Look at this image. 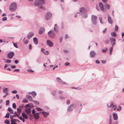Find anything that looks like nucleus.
<instances>
[{"mask_svg": "<svg viewBox=\"0 0 124 124\" xmlns=\"http://www.w3.org/2000/svg\"><path fill=\"white\" fill-rule=\"evenodd\" d=\"M4 123L7 124H9L10 122L7 119L5 121Z\"/></svg>", "mask_w": 124, "mask_h": 124, "instance_id": "nucleus-33", "label": "nucleus"}, {"mask_svg": "<svg viewBox=\"0 0 124 124\" xmlns=\"http://www.w3.org/2000/svg\"><path fill=\"white\" fill-rule=\"evenodd\" d=\"M105 7L106 9L108 10L109 9L110 7V6L107 4H105Z\"/></svg>", "mask_w": 124, "mask_h": 124, "instance_id": "nucleus-25", "label": "nucleus"}, {"mask_svg": "<svg viewBox=\"0 0 124 124\" xmlns=\"http://www.w3.org/2000/svg\"><path fill=\"white\" fill-rule=\"evenodd\" d=\"M35 110L34 109H33L32 111V113L33 114L35 113Z\"/></svg>", "mask_w": 124, "mask_h": 124, "instance_id": "nucleus-56", "label": "nucleus"}, {"mask_svg": "<svg viewBox=\"0 0 124 124\" xmlns=\"http://www.w3.org/2000/svg\"><path fill=\"white\" fill-rule=\"evenodd\" d=\"M108 21L110 24H112L113 23V21L112 20L111 17L109 15H108Z\"/></svg>", "mask_w": 124, "mask_h": 124, "instance_id": "nucleus-15", "label": "nucleus"}, {"mask_svg": "<svg viewBox=\"0 0 124 124\" xmlns=\"http://www.w3.org/2000/svg\"><path fill=\"white\" fill-rule=\"evenodd\" d=\"M12 107L14 109L16 108V104L15 103H14L12 104Z\"/></svg>", "mask_w": 124, "mask_h": 124, "instance_id": "nucleus-42", "label": "nucleus"}, {"mask_svg": "<svg viewBox=\"0 0 124 124\" xmlns=\"http://www.w3.org/2000/svg\"><path fill=\"white\" fill-rule=\"evenodd\" d=\"M19 70H20L18 69H16L14 70L13 71L14 72L15 71H16L18 72L19 71Z\"/></svg>", "mask_w": 124, "mask_h": 124, "instance_id": "nucleus-60", "label": "nucleus"}, {"mask_svg": "<svg viewBox=\"0 0 124 124\" xmlns=\"http://www.w3.org/2000/svg\"><path fill=\"white\" fill-rule=\"evenodd\" d=\"M74 108L73 105H71L68 107V111L69 112L71 111Z\"/></svg>", "mask_w": 124, "mask_h": 124, "instance_id": "nucleus-13", "label": "nucleus"}, {"mask_svg": "<svg viewBox=\"0 0 124 124\" xmlns=\"http://www.w3.org/2000/svg\"><path fill=\"white\" fill-rule=\"evenodd\" d=\"M12 43H13V45L15 47H16V48H18L17 45L16 44L14 43L13 42H12Z\"/></svg>", "mask_w": 124, "mask_h": 124, "instance_id": "nucleus-47", "label": "nucleus"}, {"mask_svg": "<svg viewBox=\"0 0 124 124\" xmlns=\"http://www.w3.org/2000/svg\"><path fill=\"white\" fill-rule=\"evenodd\" d=\"M34 35V33L32 32H30L28 34L27 38L28 39L31 38Z\"/></svg>", "mask_w": 124, "mask_h": 124, "instance_id": "nucleus-19", "label": "nucleus"}, {"mask_svg": "<svg viewBox=\"0 0 124 124\" xmlns=\"http://www.w3.org/2000/svg\"><path fill=\"white\" fill-rule=\"evenodd\" d=\"M17 5L15 2H13L10 5L9 9L12 11H15L17 8Z\"/></svg>", "mask_w": 124, "mask_h": 124, "instance_id": "nucleus-3", "label": "nucleus"}, {"mask_svg": "<svg viewBox=\"0 0 124 124\" xmlns=\"http://www.w3.org/2000/svg\"><path fill=\"white\" fill-rule=\"evenodd\" d=\"M52 14L50 12L47 13L45 15V18L46 20L49 19L51 17Z\"/></svg>", "mask_w": 124, "mask_h": 124, "instance_id": "nucleus-7", "label": "nucleus"}, {"mask_svg": "<svg viewBox=\"0 0 124 124\" xmlns=\"http://www.w3.org/2000/svg\"><path fill=\"white\" fill-rule=\"evenodd\" d=\"M65 66H67L69 65L70 64V63L68 62H66L65 63Z\"/></svg>", "mask_w": 124, "mask_h": 124, "instance_id": "nucleus-57", "label": "nucleus"}, {"mask_svg": "<svg viewBox=\"0 0 124 124\" xmlns=\"http://www.w3.org/2000/svg\"><path fill=\"white\" fill-rule=\"evenodd\" d=\"M54 30L55 31H58V27L56 24H55Z\"/></svg>", "mask_w": 124, "mask_h": 124, "instance_id": "nucleus-28", "label": "nucleus"}, {"mask_svg": "<svg viewBox=\"0 0 124 124\" xmlns=\"http://www.w3.org/2000/svg\"><path fill=\"white\" fill-rule=\"evenodd\" d=\"M47 45L49 47H51L53 45L52 42L49 40L48 39L46 41Z\"/></svg>", "mask_w": 124, "mask_h": 124, "instance_id": "nucleus-9", "label": "nucleus"}, {"mask_svg": "<svg viewBox=\"0 0 124 124\" xmlns=\"http://www.w3.org/2000/svg\"><path fill=\"white\" fill-rule=\"evenodd\" d=\"M113 119L114 120L116 121L118 119V116L117 114L115 113H113Z\"/></svg>", "mask_w": 124, "mask_h": 124, "instance_id": "nucleus-14", "label": "nucleus"}, {"mask_svg": "<svg viewBox=\"0 0 124 124\" xmlns=\"http://www.w3.org/2000/svg\"><path fill=\"white\" fill-rule=\"evenodd\" d=\"M32 46L30 44L29 45V48L30 49H31L32 48Z\"/></svg>", "mask_w": 124, "mask_h": 124, "instance_id": "nucleus-64", "label": "nucleus"}, {"mask_svg": "<svg viewBox=\"0 0 124 124\" xmlns=\"http://www.w3.org/2000/svg\"><path fill=\"white\" fill-rule=\"evenodd\" d=\"M41 112L39 113H37L33 114V115L34 118L36 120H37L39 118V115L40 113H41Z\"/></svg>", "mask_w": 124, "mask_h": 124, "instance_id": "nucleus-5", "label": "nucleus"}, {"mask_svg": "<svg viewBox=\"0 0 124 124\" xmlns=\"http://www.w3.org/2000/svg\"><path fill=\"white\" fill-rule=\"evenodd\" d=\"M99 7L101 10L103 12H105L106 11L104 8L103 5L102 3L100 2L99 3Z\"/></svg>", "mask_w": 124, "mask_h": 124, "instance_id": "nucleus-12", "label": "nucleus"}, {"mask_svg": "<svg viewBox=\"0 0 124 124\" xmlns=\"http://www.w3.org/2000/svg\"><path fill=\"white\" fill-rule=\"evenodd\" d=\"M22 116L25 119H27L28 118V116L26 114L23 113H22Z\"/></svg>", "mask_w": 124, "mask_h": 124, "instance_id": "nucleus-27", "label": "nucleus"}, {"mask_svg": "<svg viewBox=\"0 0 124 124\" xmlns=\"http://www.w3.org/2000/svg\"><path fill=\"white\" fill-rule=\"evenodd\" d=\"M97 17L96 16L93 15L92 16L91 20L93 24L96 25L97 23Z\"/></svg>", "mask_w": 124, "mask_h": 124, "instance_id": "nucleus-4", "label": "nucleus"}, {"mask_svg": "<svg viewBox=\"0 0 124 124\" xmlns=\"http://www.w3.org/2000/svg\"><path fill=\"white\" fill-rule=\"evenodd\" d=\"M109 40L108 39H106L105 41V42L106 44H108L109 43Z\"/></svg>", "mask_w": 124, "mask_h": 124, "instance_id": "nucleus-51", "label": "nucleus"}, {"mask_svg": "<svg viewBox=\"0 0 124 124\" xmlns=\"http://www.w3.org/2000/svg\"><path fill=\"white\" fill-rule=\"evenodd\" d=\"M79 11L83 18H85L87 17V11L84 8L82 7L80 8Z\"/></svg>", "mask_w": 124, "mask_h": 124, "instance_id": "nucleus-2", "label": "nucleus"}, {"mask_svg": "<svg viewBox=\"0 0 124 124\" xmlns=\"http://www.w3.org/2000/svg\"><path fill=\"white\" fill-rule=\"evenodd\" d=\"M24 110L27 114L31 113V109L30 108L25 109Z\"/></svg>", "mask_w": 124, "mask_h": 124, "instance_id": "nucleus-17", "label": "nucleus"}, {"mask_svg": "<svg viewBox=\"0 0 124 124\" xmlns=\"http://www.w3.org/2000/svg\"><path fill=\"white\" fill-rule=\"evenodd\" d=\"M43 53L46 55L48 54V52L47 51L45 50Z\"/></svg>", "mask_w": 124, "mask_h": 124, "instance_id": "nucleus-44", "label": "nucleus"}, {"mask_svg": "<svg viewBox=\"0 0 124 124\" xmlns=\"http://www.w3.org/2000/svg\"><path fill=\"white\" fill-rule=\"evenodd\" d=\"M108 50L107 48L106 47L104 49L102 50V51L103 53H106Z\"/></svg>", "mask_w": 124, "mask_h": 124, "instance_id": "nucleus-35", "label": "nucleus"}, {"mask_svg": "<svg viewBox=\"0 0 124 124\" xmlns=\"http://www.w3.org/2000/svg\"><path fill=\"white\" fill-rule=\"evenodd\" d=\"M111 42L112 45V47H113L114 45L116 43V39L115 38L110 37L109 38Z\"/></svg>", "mask_w": 124, "mask_h": 124, "instance_id": "nucleus-10", "label": "nucleus"}, {"mask_svg": "<svg viewBox=\"0 0 124 124\" xmlns=\"http://www.w3.org/2000/svg\"><path fill=\"white\" fill-rule=\"evenodd\" d=\"M118 26L116 25L115 26V31H117L118 30Z\"/></svg>", "mask_w": 124, "mask_h": 124, "instance_id": "nucleus-45", "label": "nucleus"}, {"mask_svg": "<svg viewBox=\"0 0 124 124\" xmlns=\"http://www.w3.org/2000/svg\"><path fill=\"white\" fill-rule=\"evenodd\" d=\"M17 112L18 113V114H20L21 112V109L20 108H17Z\"/></svg>", "mask_w": 124, "mask_h": 124, "instance_id": "nucleus-32", "label": "nucleus"}, {"mask_svg": "<svg viewBox=\"0 0 124 124\" xmlns=\"http://www.w3.org/2000/svg\"><path fill=\"white\" fill-rule=\"evenodd\" d=\"M12 93H17V91L16 90H14L13 91H12L11 92Z\"/></svg>", "mask_w": 124, "mask_h": 124, "instance_id": "nucleus-50", "label": "nucleus"}, {"mask_svg": "<svg viewBox=\"0 0 124 124\" xmlns=\"http://www.w3.org/2000/svg\"><path fill=\"white\" fill-rule=\"evenodd\" d=\"M62 37H61L60 38V39H59V41H60V43H61L62 42Z\"/></svg>", "mask_w": 124, "mask_h": 124, "instance_id": "nucleus-62", "label": "nucleus"}, {"mask_svg": "<svg viewBox=\"0 0 124 124\" xmlns=\"http://www.w3.org/2000/svg\"><path fill=\"white\" fill-rule=\"evenodd\" d=\"M41 113L44 117H46L49 114V113L48 112H46L43 111Z\"/></svg>", "mask_w": 124, "mask_h": 124, "instance_id": "nucleus-16", "label": "nucleus"}, {"mask_svg": "<svg viewBox=\"0 0 124 124\" xmlns=\"http://www.w3.org/2000/svg\"><path fill=\"white\" fill-rule=\"evenodd\" d=\"M22 102L24 103H28V101L27 99L25 98H23L22 101Z\"/></svg>", "mask_w": 124, "mask_h": 124, "instance_id": "nucleus-30", "label": "nucleus"}, {"mask_svg": "<svg viewBox=\"0 0 124 124\" xmlns=\"http://www.w3.org/2000/svg\"><path fill=\"white\" fill-rule=\"evenodd\" d=\"M8 111L11 114H13L14 113V110L10 107H9L8 109Z\"/></svg>", "mask_w": 124, "mask_h": 124, "instance_id": "nucleus-20", "label": "nucleus"}, {"mask_svg": "<svg viewBox=\"0 0 124 124\" xmlns=\"http://www.w3.org/2000/svg\"><path fill=\"white\" fill-rule=\"evenodd\" d=\"M20 116V114H16V115H15V114H14L12 116L13 117H15L16 116Z\"/></svg>", "mask_w": 124, "mask_h": 124, "instance_id": "nucleus-53", "label": "nucleus"}, {"mask_svg": "<svg viewBox=\"0 0 124 124\" xmlns=\"http://www.w3.org/2000/svg\"><path fill=\"white\" fill-rule=\"evenodd\" d=\"M29 106L31 108H33L34 107L33 105L31 103L29 104Z\"/></svg>", "mask_w": 124, "mask_h": 124, "instance_id": "nucleus-55", "label": "nucleus"}, {"mask_svg": "<svg viewBox=\"0 0 124 124\" xmlns=\"http://www.w3.org/2000/svg\"><path fill=\"white\" fill-rule=\"evenodd\" d=\"M113 47H112H112H110V48L109 53H110V54H112V50H113Z\"/></svg>", "mask_w": 124, "mask_h": 124, "instance_id": "nucleus-39", "label": "nucleus"}, {"mask_svg": "<svg viewBox=\"0 0 124 124\" xmlns=\"http://www.w3.org/2000/svg\"><path fill=\"white\" fill-rule=\"evenodd\" d=\"M101 62L103 64H105L106 63V61L105 60H102Z\"/></svg>", "mask_w": 124, "mask_h": 124, "instance_id": "nucleus-58", "label": "nucleus"}, {"mask_svg": "<svg viewBox=\"0 0 124 124\" xmlns=\"http://www.w3.org/2000/svg\"><path fill=\"white\" fill-rule=\"evenodd\" d=\"M29 94L32 95L33 97L35 96L37 94L34 91H33L31 92H29Z\"/></svg>", "mask_w": 124, "mask_h": 124, "instance_id": "nucleus-24", "label": "nucleus"}, {"mask_svg": "<svg viewBox=\"0 0 124 124\" xmlns=\"http://www.w3.org/2000/svg\"><path fill=\"white\" fill-rule=\"evenodd\" d=\"M23 43L25 44H27L28 43V41L27 39H25V38H24L23 39Z\"/></svg>", "mask_w": 124, "mask_h": 124, "instance_id": "nucleus-29", "label": "nucleus"}, {"mask_svg": "<svg viewBox=\"0 0 124 124\" xmlns=\"http://www.w3.org/2000/svg\"><path fill=\"white\" fill-rule=\"evenodd\" d=\"M3 92L5 93V92L8 91V88H3Z\"/></svg>", "mask_w": 124, "mask_h": 124, "instance_id": "nucleus-34", "label": "nucleus"}, {"mask_svg": "<svg viewBox=\"0 0 124 124\" xmlns=\"http://www.w3.org/2000/svg\"><path fill=\"white\" fill-rule=\"evenodd\" d=\"M9 100H7L6 101V105H8L9 104Z\"/></svg>", "mask_w": 124, "mask_h": 124, "instance_id": "nucleus-48", "label": "nucleus"}, {"mask_svg": "<svg viewBox=\"0 0 124 124\" xmlns=\"http://www.w3.org/2000/svg\"><path fill=\"white\" fill-rule=\"evenodd\" d=\"M36 109L38 111H42V109L39 107H37V108H36Z\"/></svg>", "mask_w": 124, "mask_h": 124, "instance_id": "nucleus-43", "label": "nucleus"}, {"mask_svg": "<svg viewBox=\"0 0 124 124\" xmlns=\"http://www.w3.org/2000/svg\"><path fill=\"white\" fill-rule=\"evenodd\" d=\"M56 93V91L55 90L53 91L52 93V94L54 96H55V94Z\"/></svg>", "mask_w": 124, "mask_h": 124, "instance_id": "nucleus-36", "label": "nucleus"}, {"mask_svg": "<svg viewBox=\"0 0 124 124\" xmlns=\"http://www.w3.org/2000/svg\"><path fill=\"white\" fill-rule=\"evenodd\" d=\"M107 106L109 108H112L114 106V105L112 103H109L107 105Z\"/></svg>", "mask_w": 124, "mask_h": 124, "instance_id": "nucleus-26", "label": "nucleus"}, {"mask_svg": "<svg viewBox=\"0 0 124 124\" xmlns=\"http://www.w3.org/2000/svg\"><path fill=\"white\" fill-rule=\"evenodd\" d=\"M100 23H102L103 22L102 21V18L101 17H100L99 18Z\"/></svg>", "mask_w": 124, "mask_h": 124, "instance_id": "nucleus-41", "label": "nucleus"}, {"mask_svg": "<svg viewBox=\"0 0 124 124\" xmlns=\"http://www.w3.org/2000/svg\"><path fill=\"white\" fill-rule=\"evenodd\" d=\"M13 121H14L15 122H16L17 121H18L19 122H20V121L16 119H13Z\"/></svg>", "mask_w": 124, "mask_h": 124, "instance_id": "nucleus-61", "label": "nucleus"}, {"mask_svg": "<svg viewBox=\"0 0 124 124\" xmlns=\"http://www.w3.org/2000/svg\"><path fill=\"white\" fill-rule=\"evenodd\" d=\"M45 3V0H36L34 1V5L35 6L38 7L39 8L45 10L46 9L45 8L42 6V5H44Z\"/></svg>", "mask_w": 124, "mask_h": 124, "instance_id": "nucleus-1", "label": "nucleus"}, {"mask_svg": "<svg viewBox=\"0 0 124 124\" xmlns=\"http://www.w3.org/2000/svg\"><path fill=\"white\" fill-rule=\"evenodd\" d=\"M33 101L36 104L39 105V102L38 101Z\"/></svg>", "mask_w": 124, "mask_h": 124, "instance_id": "nucleus-46", "label": "nucleus"}, {"mask_svg": "<svg viewBox=\"0 0 124 124\" xmlns=\"http://www.w3.org/2000/svg\"><path fill=\"white\" fill-rule=\"evenodd\" d=\"M25 107L27 108H28L29 107H30L29 106V104H26L25 105Z\"/></svg>", "mask_w": 124, "mask_h": 124, "instance_id": "nucleus-59", "label": "nucleus"}, {"mask_svg": "<svg viewBox=\"0 0 124 124\" xmlns=\"http://www.w3.org/2000/svg\"><path fill=\"white\" fill-rule=\"evenodd\" d=\"M10 122H11L10 124H17L13 120H10Z\"/></svg>", "mask_w": 124, "mask_h": 124, "instance_id": "nucleus-40", "label": "nucleus"}, {"mask_svg": "<svg viewBox=\"0 0 124 124\" xmlns=\"http://www.w3.org/2000/svg\"><path fill=\"white\" fill-rule=\"evenodd\" d=\"M49 36L51 38L54 37L55 35V33L53 31H50L48 33Z\"/></svg>", "mask_w": 124, "mask_h": 124, "instance_id": "nucleus-6", "label": "nucleus"}, {"mask_svg": "<svg viewBox=\"0 0 124 124\" xmlns=\"http://www.w3.org/2000/svg\"><path fill=\"white\" fill-rule=\"evenodd\" d=\"M11 61V60L8 59H7L6 61V62L7 63H10Z\"/></svg>", "mask_w": 124, "mask_h": 124, "instance_id": "nucleus-49", "label": "nucleus"}, {"mask_svg": "<svg viewBox=\"0 0 124 124\" xmlns=\"http://www.w3.org/2000/svg\"><path fill=\"white\" fill-rule=\"evenodd\" d=\"M14 55V54L13 52H10L9 53L7 54L8 58L9 59H12Z\"/></svg>", "mask_w": 124, "mask_h": 124, "instance_id": "nucleus-8", "label": "nucleus"}, {"mask_svg": "<svg viewBox=\"0 0 124 124\" xmlns=\"http://www.w3.org/2000/svg\"><path fill=\"white\" fill-rule=\"evenodd\" d=\"M14 62L16 64H17L18 63V61L17 60H16L14 61Z\"/></svg>", "mask_w": 124, "mask_h": 124, "instance_id": "nucleus-63", "label": "nucleus"}, {"mask_svg": "<svg viewBox=\"0 0 124 124\" xmlns=\"http://www.w3.org/2000/svg\"><path fill=\"white\" fill-rule=\"evenodd\" d=\"M10 115V113L9 112H8L7 113L5 117L7 118H9V116Z\"/></svg>", "mask_w": 124, "mask_h": 124, "instance_id": "nucleus-31", "label": "nucleus"}, {"mask_svg": "<svg viewBox=\"0 0 124 124\" xmlns=\"http://www.w3.org/2000/svg\"><path fill=\"white\" fill-rule=\"evenodd\" d=\"M121 109H122L121 107L120 106H119L118 108H117L116 109V110H117L118 111H119L121 110Z\"/></svg>", "mask_w": 124, "mask_h": 124, "instance_id": "nucleus-38", "label": "nucleus"}, {"mask_svg": "<svg viewBox=\"0 0 124 124\" xmlns=\"http://www.w3.org/2000/svg\"><path fill=\"white\" fill-rule=\"evenodd\" d=\"M26 97L30 101H32V97L29 95H27L26 96Z\"/></svg>", "mask_w": 124, "mask_h": 124, "instance_id": "nucleus-22", "label": "nucleus"}, {"mask_svg": "<svg viewBox=\"0 0 124 124\" xmlns=\"http://www.w3.org/2000/svg\"><path fill=\"white\" fill-rule=\"evenodd\" d=\"M7 20V18L6 17H3L2 19V20L3 21H4Z\"/></svg>", "mask_w": 124, "mask_h": 124, "instance_id": "nucleus-54", "label": "nucleus"}, {"mask_svg": "<svg viewBox=\"0 0 124 124\" xmlns=\"http://www.w3.org/2000/svg\"><path fill=\"white\" fill-rule=\"evenodd\" d=\"M29 72H34V71L31 70H27Z\"/></svg>", "mask_w": 124, "mask_h": 124, "instance_id": "nucleus-52", "label": "nucleus"}, {"mask_svg": "<svg viewBox=\"0 0 124 124\" xmlns=\"http://www.w3.org/2000/svg\"><path fill=\"white\" fill-rule=\"evenodd\" d=\"M56 80L57 82L61 84H66L64 82L59 78H57Z\"/></svg>", "mask_w": 124, "mask_h": 124, "instance_id": "nucleus-11", "label": "nucleus"}, {"mask_svg": "<svg viewBox=\"0 0 124 124\" xmlns=\"http://www.w3.org/2000/svg\"><path fill=\"white\" fill-rule=\"evenodd\" d=\"M45 31V29L44 28H41L40 29L39 31V33L42 34Z\"/></svg>", "mask_w": 124, "mask_h": 124, "instance_id": "nucleus-21", "label": "nucleus"}, {"mask_svg": "<svg viewBox=\"0 0 124 124\" xmlns=\"http://www.w3.org/2000/svg\"><path fill=\"white\" fill-rule=\"evenodd\" d=\"M116 34L114 32H112L111 33V35L112 37H116Z\"/></svg>", "mask_w": 124, "mask_h": 124, "instance_id": "nucleus-37", "label": "nucleus"}, {"mask_svg": "<svg viewBox=\"0 0 124 124\" xmlns=\"http://www.w3.org/2000/svg\"><path fill=\"white\" fill-rule=\"evenodd\" d=\"M96 53L94 51H92L90 53V56L91 58L94 57L96 55Z\"/></svg>", "mask_w": 124, "mask_h": 124, "instance_id": "nucleus-18", "label": "nucleus"}, {"mask_svg": "<svg viewBox=\"0 0 124 124\" xmlns=\"http://www.w3.org/2000/svg\"><path fill=\"white\" fill-rule=\"evenodd\" d=\"M33 41L36 45H37L38 44V39L36 37H35L33 38Z\"/></svg>", "mask_w": 124, "mask_h": 124, "instance_id": "nucleus-23", "label": "nucleus"}]
</instances>
